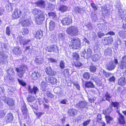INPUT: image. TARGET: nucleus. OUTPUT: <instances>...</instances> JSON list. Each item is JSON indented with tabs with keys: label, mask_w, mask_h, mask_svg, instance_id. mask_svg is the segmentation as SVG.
Returning <instances> with one entry per match:
<instances>
[{
	"label": "nucleus",
	"mask_w": 126,
	"mask_h": 126,
	"mask_svg": "<svg viewBox=\"0 0 126 126\" xmlns=\"http://www.w3.org/2000/svg\"><path fill=\"white\" fill-rule=\"evenodd\" d=\"M86 26L89 30H92L93 29V26H92L90 23L87 24L86 25Z\"/></svg>",
	"instance_id": "69168bd1"
},
{
	"label": "nucleus",
	"mask_w": 126,
	"mask_h": 126,
	"mask_svg": "<svg viewBox=\"0 0 126 126\" xmlns=\"http://www.w3.org/2000/svg\"><path fill=\"white\" fill-rule=\"evenodd\" d=\"M92 52V49L89 48L86 50H85L84 51L82 52L81 53V55L82 57L88 59L91 56Z\"/></svg>",
	"instance_id": "39448f33"
},
{
	"label": "nucleus",
	"mask_w": 126,
	"mask_h": 126,
	"mask_svg": "<svg viewBox=\"0 0 126 126\" xmlns=\"http://www.w3.org/2000/svg\"><path fill=\"white\" fill-rule=\"evenodd\" d=\"M118 13L120 17L122 18L124 16V14L123 10L122 9H119L118 11Z\"/></svg>",
	"instance_id": "58836bf2"
},
{
	"label": "nucleus",
	"mask_w": 126,
	"mask_h": 126,
	"mask_svg": "<svg viewBox=\"0 0 126 126\" xmlns=\"http://www.w3.org/2000/svg\"><path fill=\"white\" fill-rule=\"evenodd\" d=\"M105 118L107 123H110L111 122V121L113 119L112 117L109 115L106 116Z\"/></svg>",
	"instance_id": "ea45409f"
},
{
	"label": "nucleus",
	"mask_w": 126,
	"mask_h": 126,
	"mask_svg": "<svg viewBox=\"0 0 126 126\" xmlns=\"http://www.w3.org/2000/svg\"><path fill=\"white\" fill-rule=\"evenodd\" d=\"M27 89L29 93L32 94H35L36 93L39 91L38 88L35 86L34 87L32 88H31V86L29 85L28 86Z\"/></svg>",
	"instance_id": "ddd939ff"
},
{
	"label": "nucleus",
	"mask_w": 126,
	"mask_h": 126,
	"mask_svg": "<svg viewBox=\"0 0 126 126\" xmlns=\"http://www.w3.org/2000/svg\"><path fill=\"white\" fill-rule=\"evenodd\" d=\"M77 107L82 111H86L88 109L87 103L85 101H80L76 105Z\"/></svg>",
	"instance_id": "7ed1b4c3"
},
{
	"label": "nucleus",
	"mask_w": 126,
	"mask_h": 126,
	"mask_svg": "<svg viewBox=\"0 0 126 126\" xmlns=\"http://www.w3.org/2000/svg\"><path fill=\"white\" fill-rule=\"evenodd\" d=\"M59 9L62 13L68 11V7L63 5H61L59 8Z\"/></svg>",
	"instance_id": "4be33fe9"
},
{
	"label": "nucleus",
	"mask_w": 126,
	"mask_h": 126,
	"mask_svg": "<svg viewBox=\"0 0 126 126\" xmlns=\"http://www.w3.org/2000/svg\"><path fill=\"white\" fill-rule=\"evenodd\" d=\"M47 83L43 81L41 84V89L43 91H46V87L47 86Z\"/></svg>",
	"instance_id": "f704fd0d"
},
{
	"label": "nucleus",
	"mask_w": 126,
	"mask_h": 126,
	"mask_svg": "<svg viewBox=\"0 0 126 126\" xmlns=\"http://www.w3.org/2000/svg\"><path fill=\"white\" fill-rule=\"evenodd\" d=\"M103 73L104 75L106 77H108L111 76V73H109L106 72V71L103 70Z\"/></svg>",
	"instance_id": "4d7b16f0"
},
{
	"label": "nucleus",
	"mask_w": 126,
	"mask_h": 126,
	"mask_svg": "<svg viewBox=\"0 0 126 126\" xmlns=\"http://www.w3.org/2000/svg\"><path fill=\"white\" fill-rule=\"evenodd\" d=\"M60 66L61 69H63L65 67V63L64 61L62 60L60 63Z\"/></svg>",
	"instance_id": "8fccbe9b"
},
{
	"label": "nucleus",
	"mask_w": 126,
	"mask_h": 126,
	"mask_svg": "<svg viewBox=\"0 0 126 126\" xmlns=\"http://www.w3.org/2000/svg\"><path fill=\"white\" fill-rule=\"evenodd\" d=\"M13 53L16 55H20L22 54V52L19 47H15L13 49Z\"/></svg>",
	"instance_id": "aec40b11"
},
{
	"label": "nucleus",
	"mask_w": 126,
	"mask_h": 126,
	"mask_svg": "<svg viewBox=\"0 0 126 126\" xmlns=\"http://www.w3.org/2000/svg\"><path fill=\"white\" fill-rule=\"evenodd\" d=\"M19 22L22 26L27 27L31 25V22L28 19H26L23 16L19 19Z\"/></svg>",
	"instance_id": "423d86ee"
},
{
	"label": "nucleus",
	"mask_w": 126,
	"mask_h": 126,
	"mask_svg": "<svg viewBox=\"0 0 126 126\" xmlns=\"http://www.w3.org/2000/svg\"><path fill=\"white\" fill-rule=\"evenodd\" d=\"M21 109L22 111V112L23 113V115L24 116V117L25 119H26L27 117V110L25 104L23 103L22 106L21 108Z\"/></svg>",
	"instance_id": "dca6fc26"
},
{
	"label": "nucleus",
	"mask_w": 126,
	"mask_h": 126,
	"mask_svg": "<svg viewBox=\"0 0 126 126\" xmlns=\"http://www.w3.org/2000/svg\"><path fill=\"white\" fill-rule=\"evenodd\" d=\"M111 52V50L109 47L107 48L105 50V54L106 55H110Z\"/></svg>",
	"instance_id": "09e8293b"
},
{
	"label": "nucleus",
	"mask_w": 126,
	"mask_h": 126,
	"mask_svg": "<svg viewBox=\"0 0 126 126\" xmlns=\"http://www.w3.org/2000/svg\"><path fill=\"white\" fill-rule=\"evenodd\" d=\"M118 35L123 38H125L126 37V31H120L118 32Z\"/></svg>",
	"instance_id": "72a5a7b5"
},
{
	"label": "nucleus",
	"mask_w": 126,
	"mask_h": 126,
	"mask_svg": "<svg viewBox=\"0 0 126 126\" xmlns=\"http://www.w3.org/2000/svg\"><path fill=\"white\" fill-rule=\"evenodd\" d=\"M118 120L120 124L124 125L125 124L124 116L120 113L119 114V118H118Z\"/></svg>",
	"instance_id": "5701e85b"
},
{
	"label": "nucleus",
	"mask_w": 126,
	"mask_h": 126,
	"mask_svg": "<svg viewBox=\"0 0 126 126\" xmlns=\"http://www.w3.org/2000/svg\"><path fill=\"white\" fill-rule=\"evenodd\" d=\"M61 21L63 25H69L72 23V21L71 16H69L63 18Z\"/></svg>",
	"instance_id": "0eeeda50"
},
{
	"label": "nucleus",
	"mask_w": 126,
	"mask_h": 126,
	"mask_svg": "<svg viewBox=\"0 0 126 126\" xmlns=\"http://www.w3.org/2000/svg\"><path fill=\"white\" fill-rule=\"evenodd\" d=\"M45 71L47 74L50 76H55L56 74V72L54 71L50 67H48L45 69Z\"/></svg>",
	"instance_id": "9d476101"
},
{
	"label": "nucleus",
	"mask_w": 126,
	"mask_h": 126,
	"mask_svg": "<svg viewBox=\"0 0 126 126\" xmlns=\"http://www.w3.org/2000/svg\"><path fill=\"white\" fill-rule=\"evenodd\" d=\"M41 75V73L37 71H34L32 74V77L33 79L35 80L37 79Z\"/></svg>",
	"instance_id": "6ab92c4d"
},
{
	"label": "nucleus",
	"mask_w": 126,
	"mask_h": 126,
	"mask_svg": "<svg viewBox=\"0 0 126 126\" xmlns=\"http://www.w3.org/2000/svg\"><path fill=\"white\" fill-rule=\"evenodd\" d=\"M47 96L50 98H53L54 96L49 92H47L46 93Z\"/></svg>",
	"instance_id": "052dcab7"
},
{
	"label": "nucleus",
	"mask_w": 126,
	"mask_h": 126,
	"mask_svg": "<svg viewBox=\"0 0 126 126\" xmlns=\"http://www.w3.org/2000/svg\"><path fill=\"white\" fill-rule=\"evenodd\" d=\"M55 24L54 22L51 21L49 23V29L50 30H54L55 27Z\"/></svg>",
	"instance_id": "473e14b6"
},
{
	"label": "nucleus",
	"mask_w": 126,
	"mask_h": 126,
	"mask_svg": "<svg viewBox=\"0 0 126 126\" xmlns=\"http://www.w3.org/2000/svg\"><path fill=\"white\" fill-rule=\"evenodd\" d=\"M74 64L76 67H80L82 65V64L78 62L74 63Z\"/></svg>",
	"instance_id": "338daca9"
},
{
	"label": "nucleus",
	"mask_w": 126,
	"mask_h": 126,
	"mask_svg": "<svg viewBox=\"0 0 126 126\" xmlns=\"http://www.w3.org/2000/svg\"><path fill=\"white\" fill-rule=\"evenodd\" d=\"M50 83L53 85L56 84L57 82V80L56 78L51 77Z\"/></svg>",
	"instance_id": "a18cd8bd"
},
{
	"label": "nucleus",
	"mask_w": 126,
	"mask_h": 126,
	"mask_svg": "<svg viewBox=\"0 0 126 126\" xmlns=\"http://www.w3.org/2000/svg\"><path fill=\"white\" fill-rule=\"evenodd\" d=\"M105 96L106 98V99L108 101H109L110 100L109 99H110L111 97L110 94L108 93V92L106 93L105 94Z\"/></svg>",
	"instance_id": "864d4df0"
},
{
	"label": "nucleus",
	"mask_w": 126,
	"mask_h": 126,
	"mask_svg": "<svg viewBox=\"0 0 126 126\" xmlns=\"http://www.w3.org/2000/svg\"><path fill=\"white\" fill-rule=\"evenodd\" d=\"M4 100L5 103H7L8 105L10 106L13 105L14 101L12 99L9 98H6Z\"/></svg>",
	"instance_id": "393cba45"
},
{
	"label": "nucleus",
	"mask_w": 126,
	"mask_h": 126,
	"mask_svg": "<svg viewBox=\"0 0 126 126\" xmlns=\"http://www.w3.org/2000/svg\"><path fill=\"white\" fill-rule=\"evenodd\" d=\"M32 13L34 15L37 16L44 14V13L43 11L36 8H34L32 10Z\"/></svg>",
	"instance_id": "a211bd4d"
},
{
	"label": "nucleus",
	"mask_w": 126,
	"mask_h": 126,
	"mask_svg": "<svg viewBox=\"0 0 126 126\" xmlns=\"http://www.w3.org/2000/svg\"><path fill=\"white\" fill-rule=\"evenodd\" d=\"M8 56L4 54V53L0 51V63L1 65L6 64L7 61L6 59Z\"/></svg>",
	"instance_id": "6e6552de"
},
{
	"label": "nucleus",
	"mask_w": 126,
	"mask_h": 126,
	"mask_svg": "<svg viewBox=\"0 0 126 126\" xmlns=\"http://www.w3.org/2000/svg\"><path fill=\"white\" fill-rule=\"evenodd\" d=\"M1 46V48L3 51L5 52H6L8 48V44L4 43H2Z\"/></svg>",
	"instance_id": "2f4dec72"
},
{
	"label": "nucleus",
	"mask_w": 126,
	"mask_h": 126,
	"mask_svg": "<svg viewBox=\"0 0 126 126\" xmlns=\"http://www.w3.org/2000/svg\"><path fill=\"white\" fill-rule=\"evenodd\" d=\"M47 51L51 52L52 51L56 53H59V50L57 46L54 45H51L48 46L46 48Z\"/></svg>",
	"instance_id": "1a4fd4ad"
},
{
	"label": "nucleus",
	"mask_w": 126,
	"mask_h": 126,
	"mask_svg": "<svg viewBox=\"0 0 126 126\" xmlns=\"http://www.w3.org/2000/svg\"><path fill=\"white\" fill-rule=\"evenodd\" d=\"M58 37L60 40L63 41L65 40L66 35L64 33H60L59 34Z\"/></svg>",
	"instance_id": "c756f323"
},
{
	"label": "nucleus",
	"mask_w": 126,
	"mask_h": 126,
	"mask_svg": "<svg viewBox=\"0 0 126 126\" xmlns=\"http://www.w3.org/2000/svg\"><path fill=\"white\" fill-rule=\"evenodd\" d=\"M119 67L121 70H123L126 67V64L121 61L119 64Z\"/></svg>",
	"instance_id": "c9c22d12"
},
{
	"label": "nucleus",
	"mask_w": 126,
	"mask_h": 126,
	"mask_svg": "<svg viewBox=\"0 0 126 126\" xmlns=\"http://www.w3.org/2000/svg\"><path fill=\"white\" fill-rule=\"evenodd\" d=\"M107 41H108V44L111 43L113 41V38L111 36L108 37H106Z\"/></svg>",
	"instance_id": "bf43d9fd"
},
{
	"label": "nucleus",
	"mask_w": 126,
	"mask_h": 126,
	"mask_svg": "<svg viewBox=\"0 0 126 126\" xmlns=\"http://www.w3.org/2000/svg\"><path fill=\"white\" fill-rule=\"evenodd\" d=\"M85 88H94L95 87V85L93 83L90 81L86 82L85 84Z\"/></svg>",
	"instance_id": "412c9836"
},
{
	"label": "nucleus",
	"mask_w": 126,
	"mask_h": 126,
	"mask_svg": "<svg viewBox=\"0 0 126 126\" xmlns=\"http://www.w3.org/2000/svg\"><path fill=\"white\" fill-rule=\"evenodd\" d=\"M54 8V5L50 3L49 4L47 3L46 4L44 9L48 10H53Z\"/></svg>",
	"instance_id": "cd10ccee"
},
{
	"label": "nucleus",
	"mask_w": 126,
	"mask_h": 126,
	"mask_svg": "<svg viewBox=\"0 0 126 126\" xmlns=\"http://www.w3.org/2000/svg\"><path fill=\"white\" fill-rule=\"evenodd\" d=\"M111 104L112 106L118 108L119 106V103H118L116 102H112Z\"/></svg>",
	"instance_id": "680f3d73"
},
{
	"label": "nucleus",
	"mask_w": 126,
	"mask_h": 126,
	"mask_svg": "<svg viewBox=\"0 0 126 126\" xmlns=\"http://www.w3.org/2000/svg\"><path fill=\"white\" fill-rule=\"evenodd\" d=\"M6 34L8 36H9L10 34V28L9 27H7L6 29Z\"/></svg>",
	"instance_id": "e2e57ef3"
},
{
	"label": "nucleus",
	"mask_w": 126,
	"mask_h": 126,
	"mask_svg": "<svg viewBox=\"0 0 126 126\" xmlns=\"http://www.w3.org/2000/svg\"><path fill=\"white\" fill-rule=\"evenodd\" d=\"M66 32L72 36H76L79 34V29L75 26H71L67 28Z\"/></svg>",
	"instance_id": "f03ea898"
},
{
	"label": "nucleus",
	"mask_w": 126,
	"mask_h": 126,
	"mask_svg": "<svg viewBox=\"0 0 126 126\" xmlns=\"http://www.w3.org/2000/svg\"><path fill=\"white\" fill-rule=\"evenodd\" d=\"M116 66V65L113 61L110 62L106 65L107 69L109 71H111Z\"/></svg>",
	"instance_id": "f3484780"
},
{
	"label": "nucleus",
	"mask_w": 126,
	"mask_h": 126,
	"mask_svg": "<svg viewBox=\"0 0 126 126\" xmlns=\"http://www.w3.org/2000/svg\"><path fill=\"white\" fill-rule=\"evenodd\" d=\"M35 4L37 6L44 9L46 5V2L43 0H38Z\"/></svg>",
	"instance_id": "2eb2a0df"
},
{
	"label": "nucleus",
	"mask_w": 126,
	"mask_h": 126,
	"mask_svg": "<svg viewBox=\"0 0 126 126\" xmlns=\"http://www.w3.org/2000/svg\"><path fill=\"white\" fill-rule=\"evenodd\" d=\"M96 67L94 65H91L90 67V71L93 73H94L96 72Z\"/></svg>",
	"instance_id": "37998d69"
},
{
	"label": "nucleus",
	"mask_w": 126,
	"mask_h": 126,
	"mask_svg": "<svg viewBox=\"0 0 126 126\" xmlns=\"http://www.w3.org/2000/svg\"><path fill=\"white\" fill-rule=\"evenodd\" d=\"M43 35V32L41 30H38L36 32L35 36L37 39H40Z\"/></svg>",
	"instance_id": "7c9ffc66"
},
{
	"label": "nucleus",
	"mask_w": 126,
	"mask_h": 126,
	"mask_svg": "<svg viewBox=\"0 0 126 126\" xmlns=\"http://www.w3.org/2000/svg\"><path fill=\"white\" fill-rule=\"evenodd\" d=\"M21 11L17 9H15L12 15V18L14 19L18 18L20 15Z\"/></svg>",
	"instance_id": "4468645a"
},
{
	"label": "nucleus",
	"mask_w": 126,
	"mask_h": 126,
	"mask_svg": "<svg viewBox=\"0 0 126 126\" xmlns=\"http://www.w3.org/2000/svg\"><path fill=\"white\" fill-rule=\"evenodd\" d=\"M90 34L91 35L90 37H91L92 38H96V35L94 32H90Z\"/></svg>",
	"instance_id": "774afa93"
},
{
	"label": "nucleus",
	"mask_w": 126,
	"mask_h": 126,
	"mask_svg": "<svg viewBox=\"0 0 126 126\" xmlns=\"http://www.w3.org/2000/svg\"><path fill=\"white\" fill-rule=\"evenodd\" d=\"M18 81L19 84L23 86H25L26 85V83L25 82L22 80H20L18 79H17Z\"/></svg>",
	"instance_id": "5fc2aeb1"
},
{
	"label": "nucleus",
	"mask_w": 126,
	"mask_h": 126,
	"mask_svg": "<svg viewBox=\"0 0 126 126\" xmlns=\"http://www.w3.org/2000/svg\"><path fill=\"white\" fill-rule=\"evenodd\" d=\"M68 115L71 116H75L77 113L76 110L73 109L69 110L67 112Z\"/></svg>",
	"instance_id": "b1692460"
},
{
	"label": "nucleus",
	"mask_w": 126,
	"mask_h": 126,
	"mask_svg": "<svg viewBox=\"0 0 126 126\" xmlns=\"http://www.w3.org/2000/svg\"><path fill=\"white\" fill-rule=\"evenodd\" d=\"M5 118L6 121L8 122H11L13 120V114L11 113L7 114Z\"/></svg>",
	"instance_id": "a878e982"
},
{
	"label": "nucleus",
	"mask_w": 126,
	"mask_h": 126,
	"mask_svg": "<svg viewBox=\"0 0 126 126\" xmlns=\"http://www.w3.org/2000/svg\"><path fill=\"white\" fill-rule=\"evenodd\" d=\"M5 114V113L3 110H0V118L4 117Z\"/></svg>",
	"instance_id": "0e129e2a"
},
{
	"label": "nucleus",
	"mask_w": 126,
	"mask_h": 126,
	"mask_svg": "<svg viewBox=\"0 0 126 126\" xmlns=\"http://www.w3.org/2000/svg\"><path fill=\"white\" fill-rule=\"evenodd\" d=\"M27 99L28 102H33L35 99L34 96L31 95H29Z\"/></svg>",
	"instance_id": "4c0bfd02"
},
{
	"label": "nucleus",
	"mask_w": 126,
	"mask_h": 126,
	"mask_svg": "<svg viewBox=\"0 0 126 126\" xmlns=\"http://www.w3.org/2000/svg\"><path fill=\"white\" fill-rule=\"evenodd\" d=\"M7 73L8 74L10 75H13L15 74L13 68H9L7 70Z\"/></svg>",
	"instance_id": "c03bdc74"
},
{
	"label": "nucleus",
	"mask_w": 126,
	"mask_h": 126,
	"mask_svg": "<svg viewBox=\"0 0 126 126\" xmlns=\"http://www.w3.org/2000/svg\"><path fill=\"white\" fill-rule=\"evenodd\" d=\"M81 9L78 7H76L74 10V12L76 14L80 13L81 12Z\"/></svg>",
	"instance_id": "3c124183"
},
{
	"label": "nucleus",
	"mask_w": 126,
	"mask_h": 126,
	"mask_svg": "<svg viewBox=\"0 0 126 126\" xmlns=\"http://www.w3.org/2000/svg\"><path fill=\"white\" fill-rule=\"evenodd\" d=\"M90 74L88 72L84 73L83 75V78L87 80H88L90 78Z\"/></svg>",
	"instance_id": "49530a36"
},
{
	"label": "nucleus",
	"mask_w": 126,
	"mask_h": 126,
	"mask_svg": "<svg viewBox=\"0 0 126 126\" xmlns=\"http://www.w3.org/2000/svg\"><path fill=\"white\" fill-rule=\"evenodd\" d=\"M44 19V15L43 14L36 16L35 18V21L37 24L40 25L42 23Z\"/></svg>",
	"instance_id": "9b49d317"
},
{
	"label": "nucleus",
	"mask_w": 126,
	"mask_h": 126,
	"mask_svg": "<svg viewBox=\"0 0 126 126\" xmlns=\"http://www.w3.org/2000/svg\"><path fill=\"white\" fill-rule=\"evenodd\" d=\"M27 67L26 65H24L21 66L19 68H16V70L17 72V75L19 78L22 77Z\"/></svg>",
	"instance_id": "20e7f679"
},
{
	"label": "nucleus",
	"mask_w": 126,
	"mask_h": 126,
	"mask_svg": "<svg viewBox=\"0 0 126 126\" xmlns=\"http://www.w3.org/2000/svg\"><path fill=\"white\" fill-rule=\"evenodd\" d=\"M72 55L73 58L75 60H77L79 58V54L76 52L74 53Z\"/></svg>",
	"instance_id": "603ef678"
},
{
	"label": "nucleus",
	"mask_w": 126,
	"mask_h": 126,
	"mask_svg": "<svg viewBox=\"0 0 126 126\" xmlns=\"http://www.w3.org/2000/svg\"><path fill=\"white\" fill-rule=\"evenodd\" d=\"M112 110V108L111 106L110 107L106 110L103 111V113L105 114H107L110 113Z\"/></svg>",
	"instance_id": "e433bc0d"
},
{
	"label": "nucleus",
	"mask_w": 126,
	"mask_h": 126,
	"mask_svg": "<svg viewBox=\"0 0 126 126\" xmlns=\"http://www.w3.org/2000/svg\"><path fill=\"white\" fill-rule=\"evenodd\" d=\"M21 32L23 35H26L28 34L29 31L27 28H25L22 29Z\"/></svg>",
	"instance_id": "79ce46f5"
},
{
	"label": "nucleus",
	"mask_w": 126,
	"mask_h": 126,
	"mask_svg": "<svg viewBox=\"0 0 126 126\" xmlns=\"http://www.w3.org/2000/svg\"><path fill=\"white\" fill-rule=\"evenodd\" d=\"M17 40L20 42L21 44H23V45L27 44L30 41V40L25 39L20 36L17 38Z\"/></svg>",
	"instance_id": "f8f14e48"
},
{
	"label": "nucleus",
	"mask_w": 126,
	"mask_h": 126,
	"mask_svg": "<svg viewBox=\"0 0 126 126\" xmlns=\"http://www.w3.org/2000/svg\"><path fill=\"white\" fill-rule=\"evenodd\" d=\"M6 10L8 12H10L12 11V8L10 4H7L6 6Z\"/></svg>",
	"instance_id": "de8ad7c7"
},
{
	"label": "nucleus",
	"mask_w": 126,
	"mask_h": 126,
	"mask_svg": "<svg viewBox=\"0 0 126 126\" xmlns=\"http://www.w3.org/2000/svg\"><path fill=\"white\" fill-rule=\"evenodd\" d=\"M63 73L65 77H68L69 76V71L68 69H65L63 71Z\"/></svg>",
	"instance_id": "13d9d810"
},
{
	"label": "nucleus",
	"mask_w": 126,
	"mask_h": 126,
	"mask_svg": "<svg viewBox=\"0 0 126 126\" xmlns=\"http://www.w3.org/2000/svg\"><path fill=\"white\" fill-rule=\"evenodd\" d=\"M44 59L42 57H38L35 59V62L37 65L40 64L42 63Z\"/></svg>",
	"instance_id": "bb28decb"
},
{
	"label": "nucleus",
	"mask_w": 126,
	"mask_h": 126,
	"mask_svg": "<svg viewBox=\"0 0 126 126\" xmlns=\"http://www.w3.org/2000/svg\"><path fill=\"white\" fill-rule=\"evenodd\" d=\"M100 57L97 54L94 55L92 57V60L94 61H97L100 59Z\"/></svg>",
	"instance_id": "a19ab883"
},
{
	"label": "nucleus",
	"mask_w": 126,
	"mask_h": 126,
	"mask_svg": "<svg viewBox=\"0 0 126 126\" xmlns=\"http://www.w3.org/2000/svg\"><path fill=\"white\" fill-rule=\"evenodd\" d=\"M105 25L103 24H99L98 25V27L99 29L101 30H103L104 29Z\"/></svg>",
	"instance_id": "6e6d98bb"
},
{
	"label": "nucleus",
	"mask_w": 126,
	"mask_h": 126,
	"mask_svg": "<svg viewBox=\"0 0 126 126\" xmlns=\"http://www.w3.org/2000/svg\"><path fill=\"white\" fill-rule=\"evenodd\" d=\"M70 40L71 43L69 46L70 48L75 49H78L80 45L79 39L77 37H73L71 38Z\"/></svg>",
	"instance_id": "f257e3e1"
},
{
	"label": "nucleus",
	"mask_w": 126,
	"mask_h": 126,
	"mask_svg": "<svg viewBox=\"0 0 126 126\" xmlns=\"http://www.w3.org/2000/svg\"><path fill=\"white\" fill-rule=\"evenodd\" d=\"M118 84L121 86L124 85L126 84V81L124 77L120 78L118 80Z\"/></svg>",
	"instance_id": "c85d7f7f"
}]
</instances>
